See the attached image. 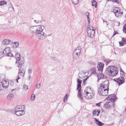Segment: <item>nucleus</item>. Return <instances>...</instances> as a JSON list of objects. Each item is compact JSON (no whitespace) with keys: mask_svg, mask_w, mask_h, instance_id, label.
<instances>
[{"mask_svg":"<svg viewBox=\"0 0 126 126\" xmlns=\"http://www.w3.org/2000/svg\"><path fill=\"white\" fill-rule=\"evenodd\" d=\"M44 28V26L39 25L31 27L30 30L31 33H35L39 39L42 40L47 36L46 34L43 31Z\"/></svg>","mask_w":126,"mask_h":126,"instance_id":"nucleus-1","label":"nucleus"},{"mask_svg":"<svg viewBox=\"0 0 126 126\" xmlns=\"http://www.w3.org/2000/svg\"><path fill=\"white\" fill-rule=\"evenodd\" d=\"M118 72V69L114 66H109L106 68V73L110 76H114L116 75Z\"/></svg>","mask_w":126,"mask_h":126,"instance_id":"nucleus-2","label":"nucleus"},{"mask_svg":"<svg viewBox=\"0 0 126 126\" xmlns=\"http://www.w3.org/2000/svg\"><path fill=\"white\" fill-rule=\"evenodd\" d=\"M94 91L90 87H88L86 88L84 91V97L86 99H90L94 96Z\"/></svg>","mask_w":126,"mask_h":126,"instance_id":"nucleus-3","label":"nucleus"},{"mask_svg":"<svg viewBox=\"0 0 126 126\" xmlns=\"http://www.w3.org/2000/svg\"><path fill=\"white\" fill-rule=\"evenodd\" d=\"M78 85H77V90L78 89V97L81 100H83V97L82 95L81 92L80 90L81 87V83L82 80L80 79L79 78L77 79Z\"/></svg>","mask_w":126,"mask_h":126,"instance_id":"nucleus-4","label":"nucleus"},{"mask_svg":"<svg viewBox=\"0 0 126 126\" xmlns=\"http://www.w3.org/2000/svg\"><path fill=\"white\" fill-rule=\"evenodd\" d=\"M108 89L99 87L98 91V93L101 95L107 96L108 94Z\"/></svg>","mask_w":126,"mask_h":126,"instance_id":"nucleus-5","label":"nucleus"},{"mask_svg":"<svg viewBox=\"0 0 126 126\" xmlns=\"http://www.w3.org/2000/svg\"><path fill=\"white\" fill-rule=\"evenodd\" d=\"M122 10L120 8H115L114 9V12L116 17L120 16L123 14Z\"/></svg>","mask_w":126,"mask_h":126,"instance_id":"nucleus-6","label":"nucleus"},{"mask_svg":"<svg viewBox=\"0 0 126 126\" xmlns=\"http://www.w3.org/2000/svg\"><path fill=\"white\" fill-rule=\"evenodd\" d=\"M87 33L89 36L93 37L95 33V31L92 27H89L87 29Z\"/></svg>","mask_w":126,"mask_h":126,"instance_id":"nucleus-7","label":"nucleus"},{"mask_svg":"<svg viewBox=\"0 0 126 126\" xmlns=\"http://www.w3.org/2000/svg\"><path fill=\"white\" fill-rule=\"evenodd\" d=\"M114 105V102H108L104 104V107L106 109L113 107Z\"/></svg>","mask_w":126,"mask_h":126,"instance_id":"nucleus-8","label":"nucleus"},{"mask_svg":"<svg viewBox=\"0 0 126 126\" xmlns=\"http://www.w3.org/2000/svg\"><path fill=\"white\" fill-rule=\"evenodd\" d=\"M109 81L107 80L102 82L100 87L109 89Z\"/></svg>","mask_w":126,"mask_h":126,"instance_id":"nucleus-9","label":"nucleus"},{"mask_svg":"<svg viewBox=\"0 0 126 126\" xmlns=\"http://www.w3.org/2000/svg\"><path fill=\"white\" fill-rule=\"evenodd\" d=\"M104 67V64L101 62H98L97 66L98 69V71L99 73H102L103 71Z\"/></svg>","mask_w":126,"mask_h":126,"instance_id":"nucleus-10","label":"nucleus"},{"mask_svg":"<svg viewBox=\"0 0 126 126\" xmlns=\"http://www.w3.org/2000/svg\"><path fill=\"white\" fill-rule=\"evenodd\" d=\"M18 67L19 68L20 67V68L18 69L19 72L17 77H23L24 75L25 71L24 69L21 67V66H18Z\"/></svg>","mask_w":126,"mask_h":126,"instance_id":"nucleus-11","label":"nucleus"},{"mask_svg":"<svg viewBox=\"0 0 126 126\" xmlns=\"http://www.w3.org/2000/svg\"><path fill=\"white\" fill-rule=\"evenodd\" d=\"M124 80V78H123L121 77L115 79V81L119 85H121L124 83L125 82Z\"/></svg>","mask_w":126,"mask_h":126,"instance_id":"nucleus-12","label":"nucleus"},{"mask_svg":"<svg viewBox=\"0 0 126 126\" xmlns=\"http://www.w3.org/2000/svg\"><path fill=\"white\" fill-rule=\"evenodd\" d=\"M116 99V96L115 94H112L109 95L107 98L108 100L110 101L111 102H113Z\"/></svg>","mask_w":126,"mask_h":126,"instance_id":"nucleus-13","label":"nucleus"},{"mask_svg":"<svg viewBox=\"0 0 126 126\" xmlns=\"http://www.w3.org/2000/svg\"><path fill=\"white\" fill-rule=\"evenodd\" d=\"M15 111V114L18 116L23 115L25 114V111L23 110H17Z\"/></svg>","mask_w":126,"mask_h":126,"instance_id":"nucleus-14","label":"nucleus"},{"mask_svg":"<svg viewBox=\"0 0 126 126\" xmlns=\"http://www.w3.org/2000/svg\"><path fill=\"white\" fill-rule=\"evenodd\" d=\"M1 84L2 85V87L5 89L7 88L9 85V82L5 80L1 82Z\"/></svg>","mask_w":126,"mask_h":126,"instance_id":"nucleus-15","label":"nucleus"},{"mask_svg":"<svg viewBox=\"0 0 126 126\" xmlns=\"http://www.w3.org/2000/svg\"><path fill=\"white\" fill-rule=\"evenodd\" d=\"M86 72L84 71H80L78 74L79 77L80 78L83 77L84 76H86Z\"/></svg>","mask_w":126,"mask_h":126,"instance_id":"nucleus-16","label":"nucleus"},{"mask_svg":"<svg viewBox=\"0 0 126 126\" xmlns=\"http://www.w3.org/2000/svg\"><path fill=\"white\" fill-rule=\"evenodd\" d=\"M119 43L120 46H124L126 44V38H122V41L120 42H119Z\"/></svg>","mask_w":126,"mask_h":126,"instance_id":"nucleus-17","label":"nucleus"},{"mask_svg":"<svg viewBox=\"0 0 126 126\" xmlns=\"http://www.w3.org/2000/svg\"><path fill=\"white\" fill-rule=\"evenodd\" d=\"M10 41V40L5 39L2 41V45H7L9 44Z\"/></svg>","mask_w":126,"mask_h":126,"instance_id":"nucleus-18","label":"nucleus"},{"mask_svg":"<svg viewBox=\"0 0 126 126\" xmlns=\"http://www.w3.org/2000/svg\"><path fill=\"white\" fill-rule=\"evenodd\" d=\"M11 51V50L10 48L8 47L6 48L3 51V54H6L9 53Z\"/></svg>","mask_w":126,"mask_h":126,"instance_id":"nucleus-19","label":"nucleus"},{"mask_svg":"<svg viewBox=\"0 0 126 126\" xmlns=\"http://www.w3.org/2000/svg\"><path fill=\"white\" fill-rule=\"evenodd\" d=\"M22 26L23 29L25 31L28 30L29 28V27L28 26V24L27 23H24L22 24Z\"/></svg>","mask_w":126,"mask_h":126,"instance_id":"nucleus-20","label":"nucleus"},{"mask_svg":"<svg viewBox=\"0 0 126 126\" xmlns=\"http://www.w3.org/2000/svg\"><path fill=\"white\" fill-rule=\"evenodd\" d=\"M16 60V64L17 63V60H19L20 59L21 56L20 54L19 53H16L15 56Z\"/></svg>","mask_w":126,"mask_h":126,"instance_id":"nucleus-21","label":"nucleus"},{"mask_svg":"<svg viewBox=\"0 0 126 126\" xmlns=\"http://www.w3.org/2000/svg\"><path fill=\"white\" fill-rule=\"evenodd\" d=\"M14 97L13 94L11 93H10L7 96V98L9 100H11L13 99Z\"/></svg>","mask_w":126,"mask_h":126,"instance_id":"nucleus-22","label":"nucleus"},{"mask_svg":"<svg viewBox=\"0 0 126 126\" xmlns=\"http://www.w3.org/2000/svg\"><path fill=\"white\" fill-rule=\"evenodd\" d=\"M97 76L98 80H99L100 79H103L104 77L103 74L102 73H99V72H97Z\"/></svg>","mask_w":126,"mask_h":126,"instance_id":"nucleus-23","label":"nucleus"},{"mask_svg":"<svg viewBox=\"0 0 126 126\" xmlns=\"http://www.w3.org/2000/svg\"><path fill=\"white\" fill-rule=\"evenodd\" d=\"M95 120L96 121L95 123L96 125L99 126H102L104 125V124L102 123L101 122L99 121L98 120H97L95 118Z\"/></svg>","mask_w":126,"mask_h":126,"instance_id":"nucleus-24","label":"nucleus"},{"mask_svg":"<svg viewBox=\"0 0 126 126\" xmlns=\"http://www.w3.org/2000/svg\"><path fill=\"white\" fill-rule=\"evenodd\" d=\"M17 61H18L17 63H18L19 65H21L24 63V61L23 59H20L19 60H17Z\"/></svg>","mask_w":126,"mask_h":126,"instance_id":"nucleus-25","label":"nucleus"},{"mask_svg":"<svg viewBox=\"0 0 126 126\" xmlns=\"http://www.w3.org/2000/svg\"><path fill=\"white\" fill-rule=\"evenodd\" d=\"M73 54L74 56V58L75 59H77L79 55V54H77V53L74 51L73 52Z\"/></svg>","mask_w":126,"mask_h":126,"instance_id":"nucleus-26","label":"nucleus"},{"mask_svg":"<svg viewBox=\"0 0 126 126\" xmlns=\"http://www.w3.org/2000/svg\"><path fill=\"white\" fill-rule=\"evenodd\" d=\"M74 51L77 53V54L80 55L81 51V48L79 47H78L77 49L74 50Z\"/></svg>","mask_w":126,"mask_h":126,"instance_id":"nucleus-27","label":"nucleus"},{"mask_svg":"<svg viewBox=\"0 0 126 126\" xmlns=\"http://www.w3.org/2000/svg\"><path fill=\"white\" fill-rule=\"evenodd\" d=\"M99 112L96 109L94 110L93 112V116L97 115L98 116L99 115Z\"/></svg>","mask_w":126,"mask_h":126,"instance_id":"nucleus-28","label":"nucleus"},{"mask_svg":"<svg viewBox=\"0 0 126 126\" xmlns=\"http://www.w3.org/2000/svg\"><path fill=\"white\" fill-rule=\"evenodd\" d=\"M19 44V42H14L13 45V47L14 48H16L18 47Z\"/></svg>","mask_w":126,"mask_h":126,"instance_id":"nucleus-29","label":"nucleus"},{"mask_svg":"<svg viewBox=\"0 0 126 126\" xmlns=\"http://www.w3.org/2000/svg\"><path fill=\"white\" fill-rule=\"evenodd\" d=\"M22 110V109L20 106H18L16 107L14 109V111H17V110Z\"/></svg>","mask_w":126,"mask_h":126,"instance_id":"nucleus-30","label":"nucleus"},{"mask_svg":"<svg viewBox=\"0 0 126 126\" xmlns=\"http://www.w3.org/2000/svg\"><path fill=\"white\" fill-rule=\"evenodd\" d=\"M7 2L5 1V0L1 1H0V6H2L3 5L7 4Z\"/></svg>","mask_w":126,"mask_h":126,"instance_id":"nucleus-31","label":"nucleus"},{"mask_svg":"<svg viewBox=\"0 0 126 126\" xmlns=\"http://www.w3.org/2000/svg\"><path fill=\"white\" fill-rule=\"evenodd\" d=\"M73 4L75 5H76L78 4L79 1V0H71Z\"/></svg>","mask_w":126,"mask_h":126,"instance_id":"nucleus-32","label":"nucleus"},{"mask_svg":"<svg viewBox=\"0 0 126 126\" xmlns=\"http://www.w3.org/2000/svg\"><path fill=\"white\" fill-rule=\"evenodd\" d=\"M6 55L8 57H14V56L13 55V54L11 53V51L9 52V53H7V54Z\"/></svg>","mask_w":126,"mask_h":126,"instance_id":"nucleus-33","label":"nucleus"},{"mask_svg":"<svg viewBox=\"0 0 126 126\" xmlns=\"http://www.w3.org/2000/svg\"><path fill=\"white\" fill-rule=\"evenodd\" d=\"M107 1H112L113 2H115L118 4L120 3L119 1L118 0H107Z\"/></svg>","mask_w":126,"mask_h":126,"instance_id":"nucleus-34","label":"nucleus"},{"mask_svg":"<svg viewBox=\"0 0 126 126\" xmlns=\"http://www.w3.org/2000/svg\"><path fill=\"white\" fill-rule=\"evenodd\" d=\"M35 97V95L33 94H32L31 95V100L32 101L33 100H34V99Z\"/></svg>","mask_w":126,"mask_h":126,"instance_id":"nucleus-35","label":"nucleus"},{"mask_svg":"<svg viewBox=\"0 0 126 126\" xmlns=\"http://www.w3.org/2000/svg\"><path fill=\"white\" fill-rule=\"evenodd\" d=\"M121 77L122 78H124L125 76V74L124 72H121L120 73Z\"/></svg>","mask_w":126,"mask_h":126,"instance_id":"nucleus-36","label":"nucleus"},{"mask_svg":"<svg viewBox=\"0 0 126 126\" xmlns=\"http://www.w3.org/2000/svg\"><path fill=\"white\" fill-rule=\"evenodd\" d=\"M68 95L67 94H66L65 96L64 97L63 101L64 102L66 101H67V98H68Z\"/></svg>","mask_w":126,"mask_h":126,"instance_id":"nucleus-37","label":"nucleus"},{"mask_svg":"<svg viewBox=\"0 0 126 126\" xmlns=\"http://www.w3.org/2000/svg\"><path fill=\"white\" fill-rule=\"evenodd\" d=\"M23 88L24 90L26 91L28 89V86L26 85H23Z\"/></svg>","mask_w":126,"mask_h":126,"instance_id":"nucleus-38","label":"nucleus"},{"mask_svg":"<svg viewBox=\"0 0 126 126\" xmlns=\"http://www.w3.org/2000/svg\"><path fill=\"white\" fill-rule=\"evenodd\" d=\"M92 5L94 6H96L97 4V2L95 1H92Z\"/></svg>","mask_w":126,"mask_h":126,"instance_id":"nucleus-39","label":"nucleus"},{"mask_svg":"<svg viewBox=\"0 0 126 126\" xmlns=\"http://www.w3.org/2000/svg\"><path fill=\"white\" fill-rule=\"evenodd\" d=\"M12 8L13 9L14 11H15L14 7H13V5L11 3H10V7H9V9H10L11 8Z\"/></svg>","mask_w":126,"mask_h":126,"instance_id":"nucleus-40","label":"nucleus"},{"mask_svg":"<svg viewBox=\"0 0 126 126\" xmlns=\"http://www.w3.org/2000/svg\"><path fill=\"white\" fill-rule=\"evenodd\" d=\"M40 84L38 83L36 86V88L37 89H38L40 88Z\"/></svg>","mask_w":126,"mask_h":126,"instance_id":"nucleus-41","label":"nucleus"},{"mask_svg":"<svg viewBox=\"0 0 126 126\" xmlns=\"http://www.w3.org/2000/svg\"><path fill=\"white\" fill-rule=\"evenodd\" d=\"M123 31L124 32L126 33V24L124 25L123 28Z\"/></svg>","mask_w":126,"mask_h":126,"instance_id":"nucleus-42","label":"nucleus"},{"mask_svg":"<svg viewBox=\"0 0 126 126\" xmlns=\"http://www.w3.org/2000/svg\"><path fill=\"white\" fill-rule=\"evenodd\" d=\"M32 72V70L31 69H30L28 70V73L29 74H31Z\"/></svg>","mask_w":126,"mask_h":126,"instance_id":"nucleus-43","label":"nucleus"},{"mask_svg":"<svg viewBox=\"0 0 126 126\" xmlns=\"http://www.w3.org/2000/svg\"><path fill=\"white\" fill-rule=\"evenodd\" d=\"M86 15L87 16V18L89 17V12H86Z\"/></svg>","mask_w":126,"mask_h":126,"instance_id":"nucleus-44","label":"nucleus"},{"mask_svg":"<svg viewBox=\"0 0 126 126\" xmlns=\"http://www.w3.org/2000/svg\"><path fill=\"white\" fill-rule=\"evenodd\" d=\"M17 79H16V82H17V83H18V80L20 78V77H17Z\"/></svg>","mask_w":126,"mask_h":126,"instance_id":"nucleus-45","label":"nucleus"},{"mask_svg":"<svg viewBox=\"0 0 126 126\" xmlns=\"http://www.w3.org/2000/svg\"><path fill=\"white\" fill-rule=\"evenodd\" d=\"M87 19H88V24H89L90 22V19L89 18V17H87Z\"/></svg>","mask_w":126,"mask_h":126,"instance_id":"nucleus-46","label":"nucleus"},{"mask_svg":"<svg viewBox=\"0 0 126 126\" xmlns=\"http://www.w3.org/2000/svg\"><path fill=\"white\" fill-rule=\"evenodd\" d=\"M101 102H100L98 103H97L96 104V105L97 106L99 107L100 106V104H101Z\"/></svg>","mask_w":126,"mask_h":126,"instance_id":"nucleus-47","label":"nucleus"},{"mask_svg":"<svg viewBox=\"0 0 126 126\" xmlns=\"http://www.w3.org/2000/svg\"><path fill=\"white\" fill-rule=\"evenodd\" d=\"M10 85H11V86H13L14 85V83L13 82H11L10 83Z\"/></svg>","mask_w":126,"mask_h":126,"instance_id":"nucleus-48","label":"nucleus"},{"mask_svg":"<svg viewBox=\"0 0 126 126\" xmlns=\"http://www.w3.org/2000/svg\"><path fill=\"white\" fill-rule=\"evenodd\" d=\"M117 33L115 32V31L114 32L113 36H114V35H116Z\"/></svg>","mask_w":126,"mask_h":126,"instance_id":"nucleus-49","label":"nucleus"},{"mask_svg":"<svg viewBox=\"0 0 126 126\" xmlns=\"http://www.w3.org/2000/svg\"><path fill=\"white\" fill-rule=\"evenodd\" d=\"M29 78H28V79L29 80L31 78V76L30 75H29Z\"/></svg>","mask_w":126,"mask_h":126,"instance_id":"nucleus-50","label":"nucleus"},{"mask_svg":"<svg viewBox=\"0 0 126 126\" xmlns=\"http://www.w3.org/2000/svg\"><path fill=\"white\" fill-rule=\"evenodd\" d=\"M120 72L121 73V72H123V71L122 69H121L120 70Z\"/></svg>","mask_w":126,"mask_h":126,"instance_id":"nucleus-51","label":"nucleus"},{"mask_svg":"<svg viewBox=\"0 0 126 126\" xmlns=\"http://www.w3.org/2000/svg\"><path fill=\"white\" fill-rule=\"evenodd\" d=\"M15 90V89H13V90H12V91H12V92H13V91H14V90Z\"/></svg>","mask_w":126,"mask_h":126,"instance_id":"nucleus-52","label":"nucleus"},{"mask_svg":"<svg viewBox=\"0 0 126 126\" xmlns=\"http://www.w3.org/2000/svg\"><path fill=\"white\" fill-rule=\"evenodd\" d=\"M34 22H35V23H37V21L36 20H34Z\"/></svg>","mask_w":126,"mask_h":126,"instance_id":"nucleus-53","label":"nucleus"},{"mask_svg":"<svg viewBox=\"0 0 126 126\" xmlns=\"http://www.w3.org/2000/svg\"><path fill=\"white\" fill-rule=\"evenodd\" d=\"M118 25H118V26H119V25H120V23H119V22H118Z\"/></svg>","mask_w":126,"mask_h":126,"instance_id":"nucleus-54","label":"nucleus"},{"mask_svg":"<svg viewBox=\"0 0 126 126\" xmlns=\"http://www.w3.org/2000/svg\"><path fill=\"white\" fill-rule=\"evenodd\" d=\"M51 35V34H48V36H50Z\"/></svg>","mask_w":126,"mask_h":126,"instance_id":"nucleus-55","label":"nucleus"},{"mask_svg":"<svg viewBox=\"0 0 126 126\" xmlns=\"http://www.w3.org/2000/svg\"><path fill=\"white\" fill-rule=\"evenodd\" d=\"M125 111L126 112V109L125 110Z\"/></svg>","mask_w":126,"mask_h":126,"instance_id":"nucleus-56","label":"nucleus"},{"mask_svg":"<svg viewBox=\"0 0 126 126\" xmlns=\"http://www.w3.org/2000/svg\"><path fill=\"white\" fill-rule=\"evenodd\" d=\"M54 58H55L54 57L53 58V60H54Z\"/></svg>","mask_w":126,"mask_h":126,"instance_id":"nucleus-57","label":"nucleus"},{"mask_svg":"<svg viewBox=\"0 0 126 126\" xmlns=\"http://www.w3.org/2000/svg\"><path fill=\"white\" fill-rule=\"evenodd\" d=\"M125 17L126 18V16H125Z\"/></svg>","mask_w":126,"mask_h":126,"instance_id":"nucleus-58","label":"nucleus"},{"mask_svg":"<svg viewBox=\"0 0 126 126\" xmlns=\"http://www.w3.org/2000/svg\"><path fill=\"white\" fill-rule=\"evenodd\" d=\"M11 9H12V8H11L10 9V10H11Z\"/></svg>","mask_w":126,"mask_h":126,"instance_id":"nucleus-59","label":"nucleus"},{"mask_svg":"<svg viewBox=\"0 0 126 126\" xmlns=\"http://www.w3.org/2000/svg\"><path fill=\"white\" fill-rule=\"evenodd\" d=\"M108 24H107V25L108 26Z\"/></svg>","mask_w":126,"mask_h":126,"instance_id":"nucleus-60","label":"nucleus"},{"mask_svg":"<svg viewBox=\"0 0 126 126\" xmlns=\"http://www.w3.org/2000/svg\"><path fill=\"white\" fill-rule=\"evenodd\" d=\"M84 80H83V82H84Z\"/></svg>","mask_w":126,"mask_h":126,"instance_id":"nucleus-61","label":"nucleus"},{"mask_svg":"<svg viewBox=\"0 0 126 126\" xmlns=\"http://www.w3.org/2000/svg\"><path fill=\"white\" fill-rule=\"evenodd\" d=\"M23 106L24 107L25 106Z\"/></svg>","mask_w":126,"mask_h":126,"instance_id":"nucleus-62","label":"nucleus"}]
</instances>
